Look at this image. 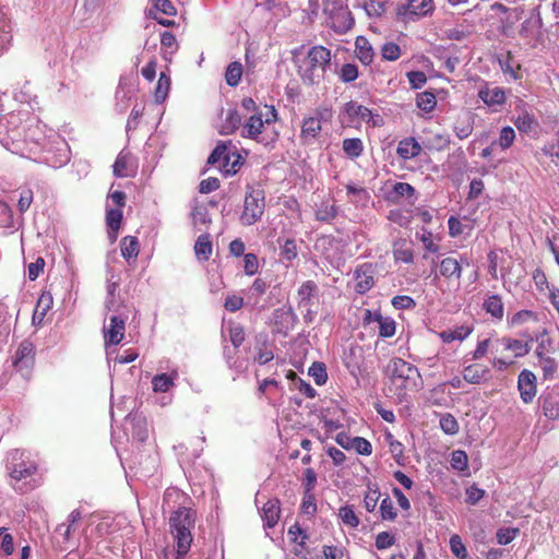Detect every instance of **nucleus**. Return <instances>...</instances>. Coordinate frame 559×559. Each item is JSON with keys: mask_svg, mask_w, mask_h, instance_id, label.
<instances>
[{"mask_svg": "<svg viewBox=\"0 0 559 559\" xmlns=\"http://www.w3.org/2000/svg\"><path fill=\"white\" fill-rule=\"evenodd\" d=\"M7 469L15 491L26 493L38 487L37 465L28 459L25 460L24 452L13 450L10 453Z\"/></svg>", "mask_w": 559, "mask_h": 559, "instance_id": "1", "label": "nucleus"}, {"mask_svg": "<svg viewBox=\"0 0 559 559\" xmlns=\"http://www.w3.org/2000/svg\"><path fill=\"white\" fill-rule=\"evenodd\" d=\"M170 532L176 543V559H182L190 550L195 525V511L180 507L169 518Z\"/></svg>", "mask_w": 559, "mask_h": 559, "instance_id": "2", "label": "nucleus"}, {"mask_svg": "<svg viewBox=\"0 0 559 559\" xmlns=\"http://www.w3.org/2000/svg\"><path fill=\"white\" fill-rule=\"evenodd\" d=\"M27 112H11L0 119V143L13 154L25 153L24 123Z\"/></svg>", "mask_w": 559, "mask_h": 559, "instance_id": "3", "label": "nucleus"}, {"mask_svg": "<svg viewBox=\"0 0 559 559\" xmlns=\"http://www.w3.org/2000/svg\"><path fill=\"white\" fill-rule=\"evenodd\" d=\"M331 63V51L323 46H313L309 49L307 57L299 67V73L305 83L318 84Z\"/></svg>", "mask_w": 559, "mask_h": 559, "instance_id": "4", "label": "nucleus"}, {"mask_svg": "<svg viewBox=\"0 0 559 559\" xmlns=\"http://www.w3.org/2000/svg\"><path fill=\"white\" fill-rule=\"evenodd\" d=\"M43 151L32 160L46 164L52 168H61L70 160V148L64 139L58 134H50L41 146Z\"/></svg>", "mask_w": 559, "mask_h": 559, "instance_id": "5", "label": "nucleus"}, {"mask_svg": "<svg viewBox=\"0 0 559 559\" xmlns=\"http://www.w3.org/2000/svg\"><path fill=\"white\" fill-rule=\"evenodd\" d=\"M45 126H43L37 118L32 117L27 114L25 116L24 123V140H25V153L22 157L29 159L37 158L38 154L43 151L44 142H46L49 135H46Z\"/></svg>", "mask_w": 559, "mask_h": 559, "instance_id": "6", "label": "nucleus"}, {"mask_svg": "<svg viewBox=\"0 0 559 559\" xmlns=\"http://www.w3.org/2000/svg\"><path fill=\"white\" fill-rule=\"evenodd\" d=\"M267 112L263 115L262 112L252 114L243 123L241 130V136L254 140L263 145H269L271 141H269L265 136H262V130L264 124H270L277 119V111L274 106H265Z\"/></svg>", "mask_w": 559, "mask_h": 559, "instance_id": "7", "label": "nucleus"}, {"mask_svg": "<svg viewBox=\"0 0 559 559\" xmlns=\"http://www.w3.org/2000/svg\"><path fill=\"white\" fill-rule=\"evenodd\" d=\"M265 207V195L261 189L248 187L243 211L240 216V222L245 226H251L257 223L263 215Z\"/></svg>", "mask_w": 559, "mask_h": 559, "instance_id": "8", "label": "nucleus"}, {"mask_svg": "<svg viewBox=\"0 0 559 559\" xmlns=\"http://www.w3.org/2000/svg\"><path fill=\"white\" fill-rule=\"evenodd\" d=\"M126 321L120 316L112 314L109 317V323L104 324L103 335L104 342L107 347V356L110 357L116 353V349H110L111 346L118 345L124 337Z\"/></svg>", "mask_w": 559, "mask_h": 559, "instance_id": "9", "label": "nucleus"}, {"mask_svg": "<svg viewBox=\"0 0 559 559\" xmlns=\"http://www.w3.org/2000/svg\"><path fill=\"white\" fill-rule=\"evenodd\" d=\"M34 365V346L29 341H23L12 356V366L24 379H28Z\"/></svg>", "mask_w": 559, "mask_h": 559, "instance_id": "10", "label": "nucleus"}, {"mask_svg": "<svg viewBox=\"0 0 559 559\" xmlns=\"http://www.w3.org/2000/svg\"><path fill=\"white\" fill-rule=\"evenodd\" d=\"M388 372L392 378L413 381L415 386L421 385V376L418 369L406 360L394 357L388 364Z\"/></svg>", "mask_w": 559, "mask_h": 559, "instance_id": "11", "label": "nucleus"}, {"mask_svg": "<svg viewBox=\"0 0 559 559\" xmlns=\"http://www.w3.org/2000/svg\"><path fill=\"white\" fill-rule=\"evenodd\" d=\"M396 15L402 19L426 16L433 11V0H401L396 4Z\"/></svg>", "mask_w": 559, "mask_h": 559, "instance_id": "12", "label": "nucleus"}, {"mask_svg": "<svg viewBox=\"0 0 559 559\" xmlns=\"http://www.w3.org/2000/svg\"><path fill=\"white\" fill-rule=\"evenodd\" d=\"M376 266L366 262L358 265L354 271V278L356 281V293L364 295L369 292L374 285Z\"/></svg>", "mask_w": 559, "mask_h": 559, "instance_id": "13", "label": "nucleus"}, {"mask_svg": "<svg viewBox=\"0 0 559 559\" xmlns=\"http://www.w3.org/2000/svg\"><path fill=\"white\" fill-rule=\"evenodd\" d=\"M468 265L467 259L461 257L460 260L453 257L443 258L439 263V275L445 278L448 282H456L460 284L463 273V262Z\"/></svg>", "mask_w": 559, "mask_h": 559, "instance_id": "14", "label": "nucleus"}, {"mask_svg": "<svg viewBox=\"0 0 559 559\" xmlns=\"http://www.w3.org/2000/svg\"><path fill=\"white\" fill-rule=\"evenodd\" d=\"M518 389L522 401L526 404L531 403L537 391L535 374L527 369L522 370L518 378Z\"/></svg>", "mask_w": 559, "mask_h": 559, "instance_id": "15", "label": "nucleus"}, {"mask_svg": "<svg viewBox=\"0 0 559 559\" xmlns=\"http://www.w3.org/2000/svg\"><path fill=\"white\" fill-rule=\"evenodd\" d=\"M543 20L537 9L521 24L519 34L522 38L535 40L540 35Z\"/></svg>", "mask_w": 559, "mask_h": 559, "instance_id": "16", "label": "nucleus"}, {"mask_svg": "<svg viewBox=\"0 0 559 559\" xmlns=\"http://www.w3.org/2000/svg\"><path fill=\"white\" fill-rule=\"evenodd\" d=\"M478 97L483 100L485 105L488 107L502 106L506 103V90L502 87H490L488 83H485L478 90Z\"/></svg>", "mask_w": 559, "mask_h": 559, "instance_id": "17", "label": "nucleus"}, {"mask_svg": "<svg viewBox=\"0 0 559 559\" xmlns=\"http://www.w3.org/2000/svg\"><path fill=\"white\" fill-rule=\"evenodd\" d=\"M281 514V502L277 498L269 499L262 507L261 516L265 528H273Z\"/></svg>", "mask_w": 559, "mask_h": 559, "instance_id": "18", "label": "nucleus"}, {"mask_svg": "<svg viewBox=\"0 0 559 559\" xmlns=\"http://www.w3.org/2000/svg\"><path fill=\"white\" fill-rule=\"evenodd\" d=\"M543 414L551 420L559 419V394L543 393L538 399Z\"/></svg>", "mask_w": 559, "mask_h": 559, "instance_id": "19", "label": "nucleus"}, {"mask_svg": "<svg viewBox=\"0 0 559 559\" xmlns=\"http://www.w3.org/2000/svg\"><path fill=\"white\" fill-rule=\"evenodd\" d=\"M489 378V368L479 364L468 365L463 370V380L471 384H479Z\"/></svg>", "mask_w": 559, "mask_h": 559, "instance_id": "20", "label": "nucleus"}, {"mask_svg": "<svg viewBox=\"0 0 559 559\" xmlns=\"http://www.w3.org/2000/svg\"><path fill=\"white\" fill-rule=\"evenodd\" d=\"M344 112L347 115L349 123H360L361 121L368 122L372 118V112L369 108L355 102L346 103L344 106Z\"/></svg>", "mask_w": 559, "mask_h": 559, "instance_id": "21", "label": "nucleus"}, {"mask_svg": "<svg viewBox=\"0 0 559 559\" xmlns=\"http://www.w3.org/2000/svg\"><path fill=\"white\" fill-rule=\"evenodd\" d=\"M423 151L420 143L415 138H404L397 144L396 153L402 159H413Z\"/></svg>", "mask_w": 559, "mask_h": 559, "instance_id": "22", "label": "nucleus"}, {"mask_svg": "<svg viewBox=\"0 0 559 559\" xmlns=\"http://www.w3.org/2000/svg\"><path fill=\"white\" fill-rule=\"evenodd\" d=\"M322 129L321 126V118L316 117H308L304 119L302 126H301V132L300 138L305 144H310L312 141L317 138V135L320 133Z\"/></svg>", "mask_w": 559, "mask_h": 559, "instance_id": "23", "label": "nucleus"}, {"mask_svg": "<svg viewBox=\"0 0 559 559\" xmlns=\"http://www.w3.org/2000/svg\"><path fill=\"white\" fill-rule=\"evenodd\" d=\"M127 425L131 426L133 438L139 441H145L147 439L146 418L142 414H129Z\"/></svg>", "mask_w": 559, "mask_h": 559, "instance_id": "24", "label": "nucleus"}, {"mask_svg": "<svg viewBox=\"0 0 559 559\" xmlns=\"http://www.w3.org/2000/svg\"><path fill=\"white\" fill-rule=\"evenodd\" d=\"M484 310L493 319L501 321L504 314V306L501 297L497 294L489 295L483 302Z\"/></svg>", "mask_w": 559, "mask_h": 559, "instance_id": "25", "label": "nucleus"}, {"mask_svg": "<svg viewBox=\"0 0 559 559\" xmlns=\"http://www.w3.org/2000/svg\"><path fill=\"white\" fill-rule=\"evenodd\" d=\"M355 50H356V56L360 60L361 63L368 66L372 62L374 51H373V48H372L370 41L366 37L358 36L356 38Z\"/></svg>", "mask_w": 559, "mask_h": 559, "instance_id": "26", "label": "nucleus"}, {"mask_svg": "<svg viewBox=\"0 0 559 559\" xmlns=\"http://www.w3.org/2000/svg\"><path fill=\"white\" fill-rule=\"evenodd\" d=\"M403 198L407 199L412 204H414L416 200V190L412 185L407 182H396L393 186L389 199L392 202H399L400 199Z\"/></svg>", "mask_w": 559, "mask_h": 559, "instance_id": "27", "label": "nucleus"}, {"mask_svg": "<svg viewBox=\"0 0 559 559\" xmlns=\"http://www.w3.org/2000/svg\"><path fill=\"white\" fill-rule=\"evenodd\" d=\"M178 378L176 370L170 373L156 374L152 379V386L154 392L165 393L168 392L174 385L175 380Z\"/></svg>", "mask_w": 559, "mask_h": 559, "instance_id": "28", "label": "nucleus"}, {"mask_svg": "<svg viewBox=\"0 0 559 559\" xmlns=\"http://www.w3.org/2000/svg\"><path fill=\"white\" fill-rule=\"evenodd\" d=\"M318 285L313 281H306L305 283H302L298 288L299 307L312 306V299L318 296Z\"/></svg>", "mask_w": 559, "mask_h": 559, "instance_id": "29", "label": "nucleus"}, {"mask_svg": "<svg viewBox=\"0 0 559 559\" xmlns=\"http://www.w3.org/2000/svg\"><path fill=\"white\" fill-rule=\"evenodd\" d=\"M52 296L50 293H43L38 300H37V304H36V307H35V310H34V314H33V322L36 323H40L46 313L51 309L52 307Z\"/></svg>", "mask_w": 559, "mask_h": 559, "instance_id": "30", "label": "nucleus"}, {"mask_svg": "<svg viewBox=\"0 0 559 559\" xmlns=\"http://www.w3.org/2000/svg\"><path fill=\"white\" fill-rule=\"evenodd\" d=\"M212 241L209 234L200 235L194 245L195 255L199 260L207 261L212 255Z\"/></svg>", "mask_w": 559, "mask_h": 559, "instance_id": "31", "label": "nucleus"}, {"mask_svg": "<svg viewBox=\"0 0 559 559\" xmlns=\"http://www.w3.org/2000/svg\"><path fill=\"white\" fill-rule=\"evenodd\" d=\"M241 126V116L237 109H229L227 116L221 126V134H233Z\"/></svg>", "mask_w": 559, "mask_h": 559, "instance_id": "32", "label": "nucleus"}, {"mask_svg": "<svg viewBox=\"0 0 559 559\" xmlns=\"http://www.w3.org/2000/svg\"><path fill=\"white\" fill-rule=\"evenodd\" d=\"M121 255L129 261L135 259L140 252L139 240L134 236H126L120 243Z\"/></svg>", "mask_w": 559, "mask_h": 559, "instance_id": "33", "label": "nucleus"}, {"mask_svg": "<svg viewBox=\"0 0 559 559\" xmlns=\"http://www.w3.org/2000/svg\"><path fill=\"white\" fill-rule=\"evenodd\" d=\"M347 194L353 195L350 200L355 205L365 206L370 201V194L364 187H357L354 183H348L346 186Z\"/></svg>", "mask_w": 559, "mask_h": 559, "instance_id": "34", "label": "nucleus"}, {"mask_svg": "<svg viewBox=\"0 0 559 559\" xmlns=\"http://www.w3.org/2000/svg\"><path fill=\"white\" fill-rule=\"evenodd\" d=\"M374 321L379 323V335L381 337H392L395 334L396 324L392 318L382 317L381 313H376Z\"/></svg>", "mask_w": 559, "mask_h": 559, "instance_id": "35", "label": "nucleus"}, {"mask_svg": "<svg viewBox=\"0 0 559 559\" xmlns=\"http://www.w3.org/2000/svg\"><path fill=\"white\" fill-rule=\"evenodd\" d=\"M169 88H170V78L166 73L162 72L159 74V78H158V81H157V84H156V87L154 91V97H155V102L157 104L164 103V100L168 96Z\"/></svg>", "mask_w": 559, "mask_h": 559, "instance_id": "36", "label": "nucleus"}, {"mask_svg": "<svg viewBox=\"0 0 559 559\" xmlns=\"http://www.w3.org/2000/svg\"><path fill=\"white\" fill-rule=\"evenodd\" d=\"M472 333V329L465 325H461L455 330L442 331L440 338L444 343H451L453 341H464Z\"/></svg>", "mask_w": 559, "mask_h": 559, "instance_id": "37", "label": "nucleus"}, {"mask_svg": "<svg viewBox=\"0 0 559 559\" xmlns=\"http://www.w3.org/2000/svg\"><path fill=\"white\" fill-rule=\"evenodd\" d=\"M11 24L5 14L0 11V55L11 41Z\"/></svg>", "mask_w": 559, "mask_h": 559, "instance_id": "38", "label": "nucleus"}, {"mask_svg": "<svg viewBox=\"0 0 559 559\" xmlns=\"http://www.w3.org/2000/svg\"><path fill=\"white\" fill-rule=\"evenodd\" d=\"M343 151L349 158H357L362 154L364 145L360 139L349 138L343 141Z\"/></svg>", "mask_w": 559, "mask_h": 559, "instance_id": "39", "label": "nucleus"}, {"mask_svg": "<svg viewBox=\"0 0 559 559\" xmlns=\"http://www.w3.org/2000/svg\"><path fill=\"white\" fill-rule=\"evenodd\" d=\"M506 349L514 352L515 357H523L527 355L531 350V345L528 342H523L521 340L513 338H503L502 340Z\"/></svg>", "mask_w": 559, "mask_h": 559, "instance_id": "40", "label": "nucleus"}, {"mask_svg": "<svg viewBox=\"0 0 559 559\" xmlns=\"http://www.w3.org/2000/svg\"><path fill=\"white\" fill-rule=\"evenodd\" d=\"M242 66L238 61L228 64L225 72V80L229 86H237L241 80Z\"/></svg>", "mask_w": 559, "mask_h": 559, "instance_id": "41", "label": "nucleus"}, {"mask_svg": "<svg viewBox=\"0 0 559 559\" xmlns=\"http://www.w3.org/2000/svg\"><path fill=\"white\" fill-rule=\"evenodd\" d=\"M277 242L280 245V255L282 259L292 261L297 257V247L294 239L287 238L283 240L282 238H278Z\"/></svg>", "mask_w": 559, "mask_h": 559, "instance_id": "42", "label": "nucleus"}, {"mask_svg": "<svg viewBox=\"0 0 559 559\" xmlns=\"http://www.w3.org/2000/svg\"><path fill=\"white\" fill-rule=\"evenodd\" d=\"M122 221V209H112L108 207L106 210V224L109 230L114 234H117L120 229Z\"/></svg>", "mask_w": 559, "mask_h": 559, "instance_id": "43", "label": "nucleus"}, {"mask_svg": "<svg viewBox=\"0 0 559 559\" xmlns=\"http://www.w3.org/2000/svg\"><path fill=\"white\" fill-rule=\"evenodd\" d=\"M388 1L369 0L364 4V9L369 17H381L386 12Z\"/></svg>", "mask_w": 559, "mask_h": 559, "instance_id": "44", "label": "nucleus"}, {"mask_svg": "<svg viewBox=\"0 0 559 559\" xmlns=\"http://www.w3.org/2000/svg\"><path fill=\"white\" fill-rule=\"evenodd\" d=\"M381 497L380 490L377 485H368V490L364 497V507L368 512H373L378 506Z\"/></svg>", "mask_w": 559, "mask_h": 559, "instance_id": "45", "label": "nucleus"}, {"mask_svg": "<svg viewBox=\"0 0 559 559\" xmlns=\"http://www.w3.org/2000/svg\"><path fill=\"white\" fill-rule=\"evenodd\" d=\"M338 516L342 520V522L350 528H356L360 523L359 518L355 513L353 506L341 507L338 510Z\"/></svg>", "mask_w": 559, "mask_h": 559, "instance_id": "46", "label": "nucleus"}, {"mask_svg": "<svg viewBox=\"0 0 559 559\" xmlns=\"http://www.w3.org/2000/svg\"><path fill=\"white\" fill-rule=\"evenodd\" d=\"M439 425H440L441 430L445 435L454 436L460 430V426H459L456 418L450 413H445V414L441 415Z\"/></svg>", "mask_w": 559, "mask_h": 559, "instance_id": "47", "label": "nucleus"}, {"mask_svg": "<svg viewBox=\"0 0 559 559\" xmlns=\"http://www.w3.org/2000/svg\"><path fill=\"white\" fill-rule=\"evenodd\" d=\"M416 105L426 112L432 111L437 105L435 94L427 91L419 93L416 97Z\"/></svg>", "mask_w": 559, "mask_h": 559, "instance_id": "48", "label": "nucleus"}, {"mask_svg": "<svg viewBox=\"0 0 559 559\" xmlns=\"http://www.w3.org/2000/svg\"><path fill=\"white\" fill-rule=\"evenodd\" d=\"M229 340L235 348H238L242 345L245 341V330L243 326L239 323H229L227 326Z\"/></svg>", "mask_w": 559, "mask_h": 559, "instance_id": "49", "label": "nucleus"}, {"mask_svg": "<svg viewBox=\"0 0 559 559\" xmlns=\"http://www.w3.org/2000/svg\"><path fill=\"white\" fill-rule=\"evenodd\" d=\"M308 373L312 377L317 385H323L328 380V372L323 362H313L310 366Z\"/></svg>", "mask_w": 559, "mask_h": 559, "instance_id": "50", "label": "nucleus"}, {"mask_svg": "<svg viewBox=\"0 0 559 559\" xmlns=\"http://www.w3.org/2000/svg\"><path fill=\"white\" fill-rule=\"evenodd\" d=\"M537 313L532 310H520L509 319V325L519 326L530 321H537Z\"/></svg>", "mask_w": 559, "mask_h": 559, "instance_id": "51", "label": "nucleus"}, {"mask_svg": "<svg viewBox=\"0 0 559 559\" xmlns=\"http://www.w3.org/2000/svg\"><path fill=\"white\" fill-rule=\"evenodd\" d=\"M538 366L543 370L544 379H554L558 369L556 360L549 356L538 358Z\"/></svg>", "mask_w": 559, "mask_h": 559, "instance_id": "52", "label": "nucleus"}, {"mask_svg": "<svg viewBox=\"0 0 559 559\" xmlns=\"http://www.w3.org/2000/svg\"><path fill=\"white\" fill-rule=\"evenodd\" d=\"M401 47L393 41L384 43L381 47V57L386 61H395L401 57Z\"/></svg>", "mask_w": 559, "mask_h": 559, "instance_id": "53", "label": "nucleus"}, {"mask_svg": "<svg viewBox=\"0 0 559 559\" xmlns=\"http://www.w3.org/2000/svg\"><path fill=\"white\" fill-rule=\"evenodd\" d=\"M380 513L381 519L384 521H394L397 516V513L394 509L393 501L389 496L382 499L380 503Z\"/></svg>", "mask_w": 559, "mask_h": 559, "instance_id": "54", "label": "nucleus"}, {"mask_svg": "<svg viewBox=\"0 0 559 559\" xmlns=\"http://www.w3.org/2000/svg\"><path fill=\"white\" fill-rule=\"evenodd\" d=\"M257 349H258V354L254 357V360L259 365H261V366L265 365L274 358V354H273L272 349H270L266 345V340H264L263 342H259L257 345Z\"/></svg>", "mask_w": 559, "mask_h": 559, "instance_id": "55", "label": "nucleus"}, {"mask_svg": "<svg viewBox=\"0 0 559 559\" xmlns=\"http://www.w3.org/2000/svg\"><path fill=\"white\" fill-rule=\"evenodd\" d=\"M467 454L463 450H455L451 454V466L453 469L463 472L467 469Z\"/></svg>", "mask_w": 559, "mask_h": 559, "instance_id": "56", "label": "nucleus"}, {"mask_svg": "<svg viewBox=\"0 0 559 559\" xmlns=\"http://www.w3.org/2000/svg\"><path fill=\"white\" fill-rule=\"evenodd\" d=\"M336 207L328 203H322L316 212V218L320 222H331L336 216Z\"/></svg>", "mask_w": 559, "mask_h": 559, "instance_id": "57", "label": "nucleus"}, {"mask_svg": "<svg viewBox=\"0 0 559 559\" xmlns=\"http://www.w3.org/2000/svg\"><path fill=\"white\" fill-rule=\"evenodd\" d=\"M519 528L502 527L497 531L496 537L499 545L510 544L519 534Z\"/></svg>", "mask_w": 559, "mask_h": 559, "instance_id": "58", "label": "nucleus"}, {"mask_svg": "<svg viewBox=\"0 0 559 559\" xmlns=\"http://www.w3.org/2000/svg\"><path fill=\"white\" fill-rule=\"evenodd\" d=\"M515 139V132L511 127H503L500 131L499 140L496 142L502 150L509 148Z\"/></svg>", "mask_w": 559, "mask_h": 559, "instance_id": "59", "label": "nucleus"}, {"mask_svg": "<svg viewBox=\"0 0 559 559\" xmlns=\"http://www.w3.org/2000/svg\"><path fill=\"white\" fill-rule=\"evenodd\" d=\"M450 548L452 554L459 559H465L467 557V550L462 542V538L454 534L450 537Z\"/></svg>", "mask_w": 559, "mask_h": 559, "instance_id": "60", "label": "nucleus"}, {"mask_svg": "<svg viewBox=\"0 0 559 559\" xmlns=\"http://www.w3.org/2000/svg\"><path fill=\"white\" fill-rule=\"evenodd\" d=\"M243 271L246 275L252 276L259 271V260L254 253H246L243 257Z\"/></svg>", "mask_w": 559, "mask_h": 559, "instance_id": "61", "label": "nucleus"}, {"mask_svg": "<svg viewBox=\"0 0 559 559\" xmlns=\"http://www.w3.org/2000/svg\"><path fill=\"white\" fill-rule=\"evenodd\" d=\"M0 548L5 556L12 555L14 550L13 537L4 527L0 528Z\"/></svg>", "mask_w": 559, "mask_h": 559, "instance_id": "62", "label": "nucleus"}, {"mask_svg": "<svg viewBox=\"0 0 559 559\" xmlns=\"http://www.w3.org/2000/svg\"><path fill=\"white\" fill-rule=\"evenodd\" d=\"M191 216L194 226L205 225L211 222L209 212L203 205L195 206L191 213Z\"/></svg>", "mask_w": 559, "mask_h": 559, "instance_id": "63", "label": "nucleus"}, {"mask_svg": "<svg viewBox=\"0 0 559 559\" xmlns=\"http://www.w3.org/2000/svg\"><path fill=\"white\" fill-rule=\"evenodd\" d=\"M358 78V68L357 66L353 63H345L340 71V79L345 82L349 83L355 81Z\"/></svg>", "mask_w": 559, "mask_h": 559, "instance_id": "64", "label": "nucleus"}]
</instances>
